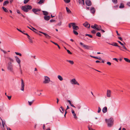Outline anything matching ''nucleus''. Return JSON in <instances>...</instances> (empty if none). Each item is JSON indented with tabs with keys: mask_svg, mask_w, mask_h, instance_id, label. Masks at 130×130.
<instances>
[{
	"mask_svg": "<svg viewBox=\"0 0 130 130\" xmlns=\"http://www.w3.org/2000/svg\"><path fill=\"white\" fill-rule=\"evenodd\" d=\"M32 8L31 6L29 5H26L25 6H22V7L21 9L24 12H27L29 10H30Z\"/></svg>",
	"mask_w": 130,
	"mask_h": 130,
	"instance_id": "1",
	"label": "nucleus"
},
{
	"mask_svg": "<svg viewBox=\"0 0 130 130\" xmlns=\"http://www.w3.org/2000/svg\"><path fill=\"white\" fill-rule=\"evenodd\" d=\"M105 121L107 123L108 126L109 127L111 126L113 124V120L112 118H110L107 120L106 119Z\"/></svg>",
	"mask_w": 130,
	"mask_h": 130,
	"instance_id": "2",
	"label": "nucleus"
},
{
	"mask_svg": "<svg viewBox=\"0 0 130 130\" xmlns=\"http://www.w3.org/2000/svg\"><path fill=\"white\" fill-rule=\"evenodd\" d=\"M0 119L1 120L2 123V125L1 122H0V126H1L2 130H6V127H7V126L5 124V121H3L1 117H0Z\"/></svg>",
	"mask_w": 130,
	"mask_h": 130,
	"instance_id": "3",
	"label": "nucleus"
},
{
	"mask_svg": "<svg viewBox=\"0 0 130 130\" xmlns=\"http://www.w3.org/2000/svg\"><path fill=\"white\" fill-rule=\"evenodd\" d=\"M44 80L43 83L44 84H47L49 83L50 82V78L47 76H45L44 77Z\"/></svg>",
	"mask_w": 130,
	"mask_h": 130,
	"instance_id": "4",
	"label": "nucleus"
},
{
	"mask_svg": "<svg viewBox=\"0 0 130 130\" xmlns=\"http://www.w3.org/2000/svg\"><path fill=\"white\" fill-rule=\"evenodd\" d=\"M7 69L8 70L10 71L11 72H13L12 65L8 64Z\"/></svg>",
	"mask_w": 130,
	"mask_h": 130,
	"instance_id": "5",
	"label": "nucleus"
},
{
	"mask_svg": "<svg viewBox=\"0 0 130 130\" xmlns=\"http://www.w3.org/2000/svg\"><path fill=\"white\" fill-rule=\"evenodd\" d=\"M71 83L72 84L74 85L77 84L78 85H79V84L77 82L76 80V79L75 78H73L71 80Z\"/></svg>",
	"mask_w": 130,
	"mask_h": 130,
	"instance_id": "6",
	"label": "nucleus"
},
{
	"mask_svg": "<svg viewBox=\"0 0 130 130\" xmlns=\"http://www.w3.org/2000/svg\"><path fill=\"white\" fill-rule=\"evenodd\" d=\"M71 24L74 30H77L79 29L78 27L77 26L75 25V24L74 23H71Z\"/></svg>",
	"mask_w": 130,
	"mask_h": 130,
	"instance_id": "7",
	"label": "nucleus"
},
{
	"mask_svg": "<svg viewBox=\"0 0 130 130\" xmlns=\"http://www.w3.org/2000/svg\"><path fill=\"white\" fill-rule=\"evenodd\" d=\"M80 44L81 45H83V46L86 49H89L90 48V46L85 45L82 42H80Z\"/></svg>",
	"mask_w": 130,
	"mask_h": 130,
	"instance_id": "8",
	"label": "nucleus"
},
{
	"mask_svg": "<svg viewBox=\"0 0 130 130\" xmlns=\"http://www.w3.org/2000/svg\"><path fill=\"white\" fill-rule=\"evenodd\" d=\"M21 90L22 91H24V82L23 80L22 79H21Z\"/></svg>",
	"mask_w": 130,
	"mask_h": 130,
	"instance_id": "9",
	"label": "nucleus"
},
{
	"mask_svg": "<svg viewBox=\"0 0 130 130\" xmlns=\"http://www.w3.org/2000/svg\"><path fill=\"white\" fill-rule=\"evenodd\" d=\"M85 3L86 5L88 6H91L92 4L91 1L89 0H86L85 1Z\"/></svg>",
	"mask_w": 130,
	"mask_h": 130,
	"instance_id": "10",
	"label": "nucleus"
},
{
	"mask_svg": "<svg viewBox=\"0 0 130 130\" xmlns=\"http://www.w3.org/2000/svg\"><path fill=\"white\" fill-rule=\"evenodd\" d=\"M83 25L85 27L89 28L90 27V25L87 22H86L83 24Z\"/></svg>",
	"mask_w": 130,
	"mask_h": 130,
	"instance_id": "11",
	"label": "nucleus"
},
{
	"mask_svg": "<svg viewBox=\"0 0 130 130\" xmlns=\"http://www.w3.org/2000/svg\"><path fill=\"white\" fill-rule=\"evenodd\" d=\"M41 11V9H38L34 8L32 9V11L35 13L37 12H39Z\"/></svg>",
	"mask_w": 130,
	"mask_h": 130,
	"instance_id": "12",
	"label": "nucleus"
},
{
	"mask_svg": "<svg viewBox=\"0 0 130 130\" xmlns=\"http://www.w3.org/2000/svg\"><path fill=\"white\" fill-rule=\"evenodd\" d=\"M71 112L74 116V118L75 119H77V117L76 116V114L75 113L74 111V110H71Z\"/></svg>",
	"mask_w": 130,
	"mask_h": 130,
	"instance_id": "13",
	"label": "nucleus"
},
{
	"mask_svg": "<svg viewBox=\"0 0 130 130\" xmlns=\"http://www.w3.org/2000/svg\"><path fill=\"white\" fill-rule=\"evenodd\" d=\"M111 91L109 90H108L107 92V96L108 97H110L111 96Z\"/></svg>",
	"mask_w": 130,
	"mask_h": 130,
	"instance_id": "14",
	"label": "nucleus"
},
{
	"mask_svg": "<svg viewBox=\"0 0 130 130\" xmlns=\"http://www.w3.org/2000/svg\"><path fill=\"white\" fill-rule=\"evenodd\" d=\"M16 61L18 64H20L21 63V60L17 56H15Z\"/></svg>",
	"mask_w": 130,
	"mask_h": 130,
	"instance_id": "15",
	"label": "nucleus"
},
{
	"mask_svg": "<svg viewBox=\"0 0 130 130\" xmlns=\"http://www.w3.org/2000/svg\"><path fill=\"white\" fill-rule=\"evenodd\" d=\"M107 110V108L106 107H105L102 109V111L104 113H106Z\"/></svg>",
	"mask_w": 130,
	"mask_h": 130,
	"instance_id": "16",
	"label": "nucleus"
},
{
	"mask_svg": "<svg viewBox=\"0 0 130 130\" xmlns=\"http://www.w3.org/2000/svg\"><path fill=\"white\" fill-rule=\"evenodd\" d=\"M44 20L46 21L49 20L50 18V17L49 16H45L44 17Z\"/></svg>",
	"mask_w": 130,
	"mask_h": 130,
	"instance_id": "17",
	"label": "nucleus"
},
{
	"mask_svg": "<svg viewBox=\"0 0 130 130\" xmlns=\"http://www.w3.org/2000/svg\"><path fill=\"white\" fill-rule=\"evenodd\" d=\"M95 9L93 7H91L90 9V11L93 14L95 12Z\"/></svg>",
	"mask_w": 130,
	"mask_h": 130,
	"instance_id": "18",
	"label": "nucleus"
},
{
	"mask_svg": "<svg viewBox=\"0 0 130 130\" xmlns=\"http://www.w3.org/2000/svg\"><path fill=\"white\" fill-rule=\"evenodd\" d=\"M78 2L79 4H81L82 5L85 4L84 0H79Z\"/></svg>",
	"mask_w": 130,
	"mask_h": 130,
	"instance_id": "19",
	"label": "nucleus"
},
{
	"mask_svg": "<svg viewBox=\"0 0 130 130\" xmlns=\"http://www.w3.org/2000/svg\"><path fill=\"white\" fill-rule=\"evenodd\" d=\"M108 43L110 45H111L114 46H117L118 45H117L118 44L117 43L115 42H113V43Z\"/></svg>",
	"mask_w": 130,
	"mask_h": 130,
	"instance_id": "20",
	"label": "nucleus"
},
{
	"mask_svg": "<svg viewBox=\"0 0 130 130\" xmlns=\"http://www.w3.org/2000/svg\"><path fill=\"white\" fill-rule=\"evenodd\" d=\"M90 56L92 58H95V59H99V60H101L102 59L100 57H97L94 56H92L91 55Z\"/></svg>",
	"mask_w": 130,
	"mask_h": 130,
	"instance_id": "21",
	"label": "nucleus"
},
{
	"mask_svg": "<svg viewBox=\"0 0 130 130\" xmlns=\"http://www.w3.org/2000/svg\"><path fill=\"white\" fill-rule=\"evenodd\" d=\"M101 26L100 25H97V26H96V29L97 30H101Z\"/></svg>",
	"mask_w": 130,
	"mask_h": 130,
	"instance_id": "22",
	"label": "nucleus"
},
{
	"mask_svg": "<svg viewBox=\"0 0 130 130\" xmlns=\"http://www.w3.org/2000/svg\"><path fill=\"white\" fill-rule=\"evenodd\" d=\"M66 61L69 62L71 64L73 65L74 63V62L73 61L67 60Z\"/></svg>",
	"mask_w": 130,
	"mask_h": 130,
	"instance_id": "23",
	"label": "nucleus"
},
{
	"mask_svg": "<svg viewBox=\"0 0 130 130\" xmlns=\"http://www.w3.org/2000/svg\"><path fill=\"white\" fill-rule=\"evenodd\" d=\"M34 100H33L32 101L30 102L29 101H28V104L29 106H31L32 104L34 103Z\"/></svg>",
	"mask_w": 130,
	"mask_h": 130,
	"instance_id": "24",
	"label": "nucleus"
},
{
	"mask_svg": "<svg viewBox=\"0 0 130 130\" xmlns=\"http://www.w3.org/2000/svg\"><path fill=\"white\" fill-rule=\"evenodd\" d=\"M58 79L62 81L63 80V78L60 75H58L57 76Z\"/></svg>",
	"mask_w": 130,
	"mask_h": 130,
	"instance_id": "25",
	"label": "nucleus"
},
{
	"mask_svg": "<svg viewBox=\"0 0 130 130\" xmlns=\"http://www.w3.org/2000/svg\"><path fill=\"white\" fill-rule=\"evenodd\" d=\"M42 12L43 13V14L45 15H47L48 14V12L46 11H43Z\"/></svg>",
	"mask_w": 130,
	"mask_h": 130,
	"instance_id": "26",
	"label": "nucleus"
},
{
	"mask_svg": "<svg viewBox=\"0 0 130 130\" xmlns=\"http://www.w3.org/2000/svg\"><path fill=\"white\" fill-rule=\"evenodd\" d=\"M124 59L126 62L128 63H130V60L128 58H124Z\"/></svg>",
	"mask_w": 130,
	"mask_h": 130,
	"instance_id": "27",
	"label": "nucleus"
},
{
	"mask_svg": "<svg viewBox=\"0 0 130 130\" xmlns=\"http://www.w3.org/2000/svg\"><path fill=\"white\" fill-rule=\"evenodd\" d=\"M51 41L52 43H53V44H55V45H57L58 46V48L59 49H60V46H59V45L57 43H55V42H53L52 41Z\"/></svg>",
	"mask_w": 130,
	"mask_h": 130,
	"instance_id": "28",
	"label": "nucleus"
},
{
	"mask_svg": "<svg viewBox=\"0 0 130 130\" xmlns=\"http://www.w3.org/2000/svg\"><path fill=\"white\" fill-rule=\"evenodd\" d=\"M66 9L68 13H71V11L69 9V8L68 7H66Z\"/></svg>",
	"mask_w": 130,
	"mask_h": 130,
	"instance_id": "29",
	"label": "nucleus"
},
{
	"mask_svg": "<svg viewBox=\"0 0 130 130\" xmlns=\"http://www.w3.org/2000/svg\"><path fill=\"white\" fill-rule=\"evenodd\" d=\"M9 2L8 1H5L3 3V5L5 6L7 4H9Z\"/></svg>",
	"mask_w": 130,
	"mask_h": 130,
	"instance_id": "30",
	"label": "nucleus"
},
{
	"mask_svg": "<svg viewBox=\"0 0 130 130\" xmlns=\"http://www.w3.org/2000/svg\"><path fill=\"white\" fill-rule=\"evenodd\" d=\"M96 26H97V25L95 24L94 26L93 25L91 26V27L93 28L96 29Z\"/></svg>",
	"mask_w": 130,
	"mask_h": 130,
	"instance_id": "31",
	"label": "nucleus"
},
{
	"mask_svg": "<svg viewBox=\"0 0 130 130\" xmlns=\"http://www.w3.org/2000/svg\"><path fill=\"white\" fill-rule=\"evenodd\" d=\"M124 7V4L122 3H121L119 7L120 8H123Z\"/></svg>",
	"mask_w": 130,
	"mask_h": 130,
	"instance_id": "32",
	"label": "nucleus"
},
{
	"mask_svg": "<svg viewBox=\"0 0 130 130\" xmlns=\"http://www.w3.org/2000/svg\"><path fill=\"white\" fill-rule=\"evenodd\" d=\"M60 108L61 109L62 111H61L60 110V111L62 113H63V112H64V109L62 107V106H60Z\"/></svg>",
	"mask_w": 130,
	"mask_h": 130,
	"instance_id": "33",
	"label": "nucleus"
},
{
	"mask_svg": "<svg viewBox=\"0 0 130 130\" xmlns=\"http://www.w3.org/2000/svg\"><path fill=\"white\" fill-rule=\"evenodd\" d=\"M62 13L61 12H60L59 13V18L61 19H62Z\"/></svg>",
	"mask_w": 130,
	"mask_h": 130,
	"instance_id": "34",
	"label": "nucleus"
},
{
	"mask_svg": "<svg viewBox=\"0 0 130 130\" xmlns=\"http://www.w3.org/2000/svg\"><path fill=\"white\" fill-rule=\"evenodd\" d=\"M96 35V36L99 37H101V33L99 32H97Z\"/></svg>",
	"mask_w": 130,
	"mask_h": 130,
	"instance_id": "35",
	"label": "nucleus"
},
{
	"mask_svg": "<svg viewBox=\"0 0 130 130\" xmlns=\"http://www.w3.org/2000/svg\"><path fill=\"white\" fill-rule=\"evenodd\" d=\"M2 8L3 9L4 11L5 12H8V10H7V9L4 7H3Z\"/></svg>",
	"mask_w": 130,
	"mask_h": 130,
	"instance_id": "36",
	"label": "nucleus"
},
{
	"mask_svg": "<svg viewBox=\"0 0 130 130\" xmlns=\"http://www.w3.org/2000/svg\"><path fill=\"white\" fill-rule=\"evenodd\" d=\"M45 37L47 39H50L51 38V37L49 35H48L47 34L45 36Z\"/></svg>",
	"mask_w": 130,
	"mask_h": 130,
	"instance_id": "37",
	"label": "nucleus"
},
{
	"mask_svg": "<svg viewBox=\"0 0 130 130\" xmlns=\"http://www.w3.org/2000/svg\"><path fill=\"white\" fill-rule=\"evenodd\" d=\"M44 1V0H40L38 3L39 4H42L43 3Z\"/></svg>",
	"mask_w": 130,
	"mask_h": 130,
	"instance_id": "38",
	"label": "nucleus"
},
{
	"mask_svg": "<svg viewBox=\"0 0 130 130\" xmlns=\"http://www.w3.org/2000/svg\"><path fill=\"white\" fill-rule=\"evenodd\" d=\"M73 32L74 34L76 35H77L78 34V32L75 30H73Z\"/></svg>",
	"mask_w": 130,
	"mask_h": 130,
	"instance_id": "39",
	"label": "nucleus"
},
{
	"mask_svg": "<svg viewBox=\"0 0 130 130\" xmlns=\"http://www.w3.org/2000/svg\"><path fill=\"white\" fill-rule=\"evenodd\" d=\"M122 47L124 48V50L125 51H128L127 48H126V47L123 45H122Z\"/></svg>",
	"mask_w": 130,
	"mask_h": 130,
	"instance_id": "40",
	"label": "nucleus"
},
{
	"mask_svg": "<svg viewBox=\"0 0 130 130\" xmlns=\"http://www.w3.org/2000/svg\"><path fill=\"white\" fill-rule=\"evenodd\" d=\"M118 7V5H116V6H113V8L114 9H117V8Z\"/></svg>",
	"mask_w": 130,
	"mask_h": 130,
	"instance_id": "41",
	"label": "nucleus"
},
{
	"mask_svg": "<svg viewBox=\"0 0 130 130\" xmlns=\"http://www.w3.org/2000/svg\"><path fill=\"white\" fill-rule=\"evenodd\" d=\"M23 34L26 35L27 36V37L28 39L30 38V37L28 35V34H27L24 33H23Z\"/></svg>",
	"mask_w": 130,
	"mask_h": 130,
	"instance_id": "42",
	"label": "nucleus"
},
{
	"mask_svg": "<svg viewBox=\"0 0 130 130\" xmlns=\"http://www.w3.org/2000/svg\"><path fill=\"white\" fill-rule=\"evenodd\" d=\"M15 53L17 55H19L20 56H22V54L20 53L15 52Z\"/></svg>",
	"mask_w": 130,
	"mask_h": 130,
	"instance_id": "43",
	"label": "nucleus"
},
{
	"mask_svg": "<svg viewBox=\"0 0 130 130\" xmlns=\"http://www.w3.org/2000/svg\"><path fill=\"white\" fill-rule=\"evenodd\" d=\"M112 1L113 3L115 4H116L117 3V0H112Z\"/></svg>",
	"mask_w": 130,
	"mask_h": 130,
	"instance_id": "44",
	"label": "nucleus"
},
{
	"mask_svg": "<svg viewBox=\"0 0 130 130\" xmlns=\"http://www.w3.org/2000/svg\"><path fill=\"white\" fill-rule=\"evenodd\" d=\"M85 36H88L91 38H92V36L90 34H86L85 35Z\"/></svg>",
	"mask_w": 130,
	"mask_h": 130,
	"instance_id": "45",
	"label": "nucleus"
},
{
	"mask_svg": "<svg viewBox=\"0 0 130 130\" xmlns=\"http://www.w3.org/2000/svg\"><path fill=\"white\" fill-rule=\"evenodd\" d=\"M29 1V0H24V4H26Z\"/></svg>",
	"mask_w": 130,
	"mask_h": 130,
	"instance_id": "46",
	"label": "nucleus"
},
{
	"mask_svg": "<svg viewBox=\"0 0 130 130\" xmlns=\"http://www.w3.org/2000/svg\"><path fill=\"white\" fill-rule=\"evenodd\" d=\"M66 3H69L70 2V0H63Z\"/></svg>",
	"mask_w": 130,
	"mask_h": 130,
	"instance_id": "47",
	"label": "nucleus"
},
{
	"mask_svg": "<svg viewBox=\"0 0 130 130\" xmlns=\"http://www.w3.org/2000/svg\"><path fill=\"white\" fill-rule=\"evenodd\" d=\"M117 47H119V49L121 50H122V51H125V50H123V49H122V47H121L120 46H118H118H117Z\"/></svg>",
	"mask_w": 130,
	"mask_h": 130,
	"instance_id": "48",
	"label": "nucleus"
},
{
	"mask_svg": "<svg viewBox=\"0 0 130 130\" xmlns=\"http://www.w3.org/2000/svg\"><path fill=\"white\" fill-rule=\"evenodd\" d=\"M101 110V109L100 107H99L98 111V113H100Z\"/></svg>",
	"mask_w": 130,
	"mask_h": 130,
	"instance_id": "49",
	"label": "nucleus"
},
{
	"mask_svg": "<svg viewBox=\"0 0 130 130\" xmlns=\"http://www.w3.org/2000/svg\"><path fill=\"white\" fill-rule=\"evenodd\" d=\"M28 39L29 40V42L30 43H33L32 40V39L31 38H29Z\"/></svg>",
	"mask_w": 130,
	"mask_h": 130,
	"instance_id": "50",
	"label": "nucleus"
},
{
	"mask_svg": "<svg viewBox=\"0 0 130 130\" xmlns=\"http://www.w3.org/2000/svg\"><path fill=\"white\" fill-rule=\"evenodd\" d=\"M39 32L40 33L43 34L45 36L47 34H46L44 32H42L41 31H39Z\"/></svg>",
	"mask_w": 130,
	"mask_h": 130,
	"instance_id": "51",
	"label": "nucleus"
},
{
	"mask_svg": "<svg viewBox=\"0 0 130 130\" xmlns=\"http://www.w3.org/2000/svg\"><path fill=\"white\" fill-rule=\"evenodd\" d=\"M67 50V51L68 54H72V53L70 52V51L69 50Z\"/></svg>",
	"mask_w": 130,
	"mask_h": 130,
	"instance_id": "52",
	"label": "nucleus"
},
{
	"mask_svg": "<svg viewBox=\"0 0 130 130\" xmlns=\"http://www.w3.org/2000/svg\"><path fill=\"white\" fill-rule=\"evenodd\" d=\"M17 30H18L19 31L22 33H23H23H23V32L21 31V30H20V29H19L18 28H17Z\"/></svg>",
	"mask_w": 130,
	"mask_h": 130,
	"instance_id": "53",
	"label": "nucleus"
},
{
	"mask_svg": "<svg viewBox=\"0 0 130 130\" xmlns=\"http://www.w3.org/2000/svg\"><path fill=\"white\" fill-rule=\"evenodd\" d=\"M91 32L93 34H95L96 33V31L94 30H92Z\"/></svg>",
	"mask_w": 130,
	"mask_h": 130,
	"instance_id": "54",
	"label": "nucleus"
},
{
	"mask_svg": "<svg viewBox=\"0 0 130 130\" xmlns=\"http://www.w3.org/2000/svg\"><path fill=\"white\" fill-rule=\"evenodd\" d=\"M9 59L10 61H12V62H13L14 61L13 60L10 58H9Z\"/></svg>",
	"mask_w": 130,
	"mask_h": 130,
	"instance_id": "55",
	"label": "nucleus"
},
{
	"mask_svg": "<svg viewBox=\"0 0 130 130\" xmlns=\"http://www.w3.org/2000/svg\"><path fill=\"white\" fill-rule=\"evenodd\" d=\"M7 96L8 98V99L9 100H10L11 99V96Z\"/></svg>",
	"mask_w": 130,
	"mask_h": 130,
	"instance_id": "56",
	"label": "nucleus"
},
{
	"mask_svg": "<svg viewBox=\"0 0 130 130\" xmlns=\"http://www.w3.org/2000/svg\"><path fill=\"white\" fill-rule=\"evenodd\" d=\"M107 64L108 65H109V66H110L111 64V63L110 62H108L107 63Z\"/></svg>",
	"mask_w": 130,
	"mask_h": 130,
	"instance_id": "57",
	"label": "nucleus"
},
{
	"mask_svg": "<svg viewBox=\"0 0 130 130\" xmlns=\"http://www.w3.org/2000/svg\"><path fill=\"white\" fill-rule=\"evenodd\" d=\"M88 128L89 130H95V129H94L91 128L90 127H88Z\"/></svg>",
	"mask_w": 130,
	"mask_h": 130,
	"instance_id": "58",
	"label": "nucleus"
},
{
	"mask_svg": "<svg viewBox=\"0 0 130 130\" xmlns=\"http://www.w3.org/2000/svg\"><path fill=\"white\" fill-rule=\"evenodd\" d=\"M118 38L121 41H122L123 40V39L121 37H118Z\"/></svg>",
	"mask_w": 130,
	"mask_h": 130,
	"instance_id": "59",
	"label": "nucleus"
},
{
	"mask_svg": "<svg viewBox=\"0 0 130 130\" xmlns=\"http://www.w3.org/2000/svg\"><path fill=\"white\" fill-rule=\"evenodd\" d=\"M117 42L119 43L120 44L122 45H123V44L120 41H118Z\"/></svg>",
	"mask_w": 130,
	"mask_h": 130,
	"instance_id": "60",
	"label": "nucleus"
},
{
	"mask_svg": "<svg viewBox=\"0 0 130 130\" xmlns=\"http://www.w3.org/2000/svg\"><path fill=\"white\" fill-rule=\"evenodd\" d=\"M6 127L7 130H12L9 127Z\"/></svg>",
	"mask_w": 130,
	"mask_h": 130,
	"instance_id": "61",
	"label": "nucleus"
},
{
	"mask_svg": "<svg viewBox=\"0 0 130 130\" xmlns=\"http://www.w3.org/2000/svg\"><path fill=\"white\" fill-rule=\"evenodd\" d=\"M55 21V20H53V19H51L50 20V22H54Z\"/></svg>",
	"mask_w": 130,
	"mask_h": 130,
	"instance_id": "62",
	"label": "nucleus"
},
{
	"mask_svg": "<svg viewBox=\"0 0 130 130\" xmlns=\"http://www.w3.org/2000/svg\"><path fill=\"white\" fill-rule=\"evenodd\" d=\"M17 12L18 13H19V14L21 13L20 11L18 10H17Z\"/></svg>",
	"mask_w": 130,
	"mask_h": 130,
	"instance_id": "63",
	"label": "nucleus"
},
{
	"mask_svg": "<svg viewBox=\"0 0 130 130\" xmlns=\"http://www.w3.org/2000/svg\"><path fill=\"white\" fill-rule=\"evenodd\" d=\"M43 129L44 130L45 128V126L44 124L43 126Z\"/></svg>",
	"mask_w": 130,
	"mask_h": 130,
	"instance_id": "64",
	"label": "nucleus"
}]
</instances>
